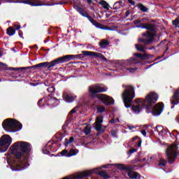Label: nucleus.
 <instances>
[{
  "label": "nucleus",
  "instance_id": "obj_26",
  "mask_svg": "<svg viewBox=\"0 0 179 179\" xmlns=\"http://www.w3.org/2000/svg\"><path fill=\"white\" fill-rule=\"evenodd\" d=\"M70 157H72V156H76L78 153H79V150L78 149H71L69 152Z\"/></svg>",
  "mask_w": 179,
  "mask_h": 179
},
{
  "label": "nucleus",
  "instance_id": "obj_58",
  "mask_svg": "<svg viewBox=\"0 0 179 179\" xmlns=\"http://www.w3.org/2000/svg\"><path fill=\"white\" fill-rule=\"evenodd\" d=\"M141 145H142V141L140 140L137 144V146L138 148H141Z\"/></svg>",
  "mask_w": 179,
  "mask_h": 179
},
{
  "label": "nucleus",
  "instance_id": "obj_64",
  "mask_svg": "<svg viewBox=\"0 0 179 179\" xmlns=\"http://www.w3.org/2000/svg\"><path fill=\"white\" fill-rule=\"evenodd\" d=\"M88 3H92V0H87Z\"/></svg>",
  "mask_w": 179,
  "mask_h": 179
},
{
  "label": "nucleus",
  "instance_id": "obj_56",
  "mask_svg": "<svg viewBox=\"0 0 179 179\" xmlns=\"http://www.w3.org/2000/svg\"><path fill=\"white\" fill-rule=\"evenodd\" d=\"M127 1L129 2V3H130L131 5H135V2L132 0H127Z\"/></svg>",
  "mask_w": 179,
  "mask_h": 179
},
{
  "label": "nucleus",
  "instance_id": "obj_39",
  "mask_svg": "<svg viewBox=\"0 0 179 179\" xmlns=\"http://www.w3.org/2000/svg\"><path fill=\"white\" fill-rule=\"evenodd\" d=\"M166 163H167V161L163 159H160L158 164L159 166L164 167V166H166Z\"/></svg>",
  "mask_w": 179,
  "mask_h": 179
},
{
  "label": "nucleus",
  "instance_id": "obj_14",
  "mask_svg": "<svg viewBox=\"0 0 179 179\" xmlns=\"http://www.w3.org/2000/svg\"><path fill=\"white\" fill-rule=\"evenodd\" d=\"M74 8L76 10H77V12H78V13L81 15V16H83L84 17H87L91 23L94 22V20H93V18H92V17L90 16L86 11H85V9L79 7L78 6H75Z\"/></svg>",
  "mask_w": 179,
  "mask_h": 179
},
{
  "label": "nucleus",
  "instance_id": "obj_10",
  "mask_svg": "<svg viewBox=\"0 0 179 179\" xmlns=\"http://www.w3.org/2000/svg\"><path fill=\"white\" fill-rule=\"evenodd\" d=\"M81 52L82 55H75V58H76L77 57H78L79 58H85V57H94V58H100V59H102V61H105V62H107L108 61L107 58H106L104 55L97 52L83 50Z\"/></svg>",
  "mask_w": 179,
  "mask_h": 179
},
{
  "label": "nucleus",
  "instance_id": "obj_11",
  "mask_svg": "<svg viewBox=\"0 0 179 179\" xmlns=\"http://www.w3.org/2000/svg\"><path fill=\"white\" fill-rule=\"evenodd\" d=\"M108 88L106 86H103L101 84L92 85L89 87V92L91 97H95L96 93H104L107 92Z\"/></svg>",
  "mask_w": 179,
  "mask_h": 179
},
{
  "label": "nucleus",
  "instance_id": "obj_41",
  "mask_svg": "<svg viewBox=\"0 0 179 179\" xmlns=\"http://www.w3.org/2000/svg\"><path fill=\"white\" fill-rule=\"evenodd\" d=\"M43 100H44V101H45L46 99H41L38 101V107H44V106H45V103H43Z\"/></svg>",
  "mask_w": 179,
  "mask_h": 179
},
{
  "label": "nucleus",
  "instance_id": "obj_34",
  "mask_svg": "<svg viewBox=\"0 0 179 179\" xmlns=\"http://www.w3.org/2000/svg\"><path fill=\"white\" fill-rule=\"evenodd\" d=\"M73 141H75L73 137L70 138L69 140H68V138H65V145L68 146L69 145H71V143H72V142H73Z\"/></svg>",
  "mask_w": 179,
  "mask_h": 179
},
{
  "label": "nucleus",
  "instance_id": "obj_30",
  "mask_svg": "<svg viewBox=\"0 0 179 179\" xmlns=\"http://www.w3.org/2000/svg\"><path fill=\"white\" fill-rule=\"evenodd\" d=\"M138 8L141 12L146 13L149 10V8L144 6L143 4H138Z\"/></svg>",
  "mask_w": 179,
  "mask_h": 179
},
{
  "label": "nucleus",
  "instance_id": "obj_38",
  "mask_svg": "<svg viewBox=\"0 0 179 179\" xmlns=\"http://www.w3.org/2000/svg\"><path fill=\"white\" fill-rule=\"evenodd\" d=\"M0 68L1 71H8V66L2 62H0Z\"/></svg>",
  "mask_w": 179,
  "mask_h": 179
},
{
  "label": "nucleus",
  "instance_id": "obj_32",
  "mask_svg": "<svg viewBox=\"0 0 179 179\" xmlns=\"http://www.w3.org/2000/svg\"><path fill=\"white\" fill-rule=\"evenodd\" d=\"M99 176H101V177H103V178H110V176H108L107 173L104 171H99Z\"/></svg>",
  "mask_w": 179,
  "mask_h": 179
},
{
  "label": "nucleus",
  "instance_id": "obj_3",
  "mask_svg": "<svg viewBox=\"0 0 179 179\" xmlns=\"http://www.w3.org/2000/svg\"><path fill=\"white\" fill-rule=\"evenodd\" d=\"M145 29L148 31L143 33L142 36L144 38H138L139 43H143L145 45H149L153 43L155 36H156V26L152 24H145Z\"/></svg>",
  "mask_w": 179,
  "mask_h": 179
},
{
  "label": "nucleus",
  "instance_id": "obj_23",
  "mask_svg": "<svg viewBox=\"0 0 179 179\" xmlns=\"http://www.w3.org/2000/svg\"><path fill=\"white\" fill-rule=\"evenodd\" d=\"M150 160H152V157L146 156L143 158H141L138 162H140V163H145V164H149Z\"/></svg>",
  "mask_w": 179,
  "mask_h": 179
},
{
  "label": "nucleus",
  "instance_id": "obj_18",
  "mask_svg": "<svg viewBox=\"0 0 179 179\" xmlns=\"http://www.w3.org/2000/svg\"><path fill=\"white\" fill-rule=\"evenodd\" d=\"M63 99L66 101V103H73L76 100V96L72 95L71 94H64Z\"/></svg>",
  "mask_w": 179,
  "mask_h": 179
},
{
  "label": "nucleus",
  "instance_id": "obj_63",
  "mask_svg": "<svg viewBox=\"0 0 179 179\" xmlns=\"http://www.w3.org/2000/svg\"><path fill=\"white\" fill-rule=\"evenodd\" d=\"M2 55H3V54L2 52H1V50H0V58H1V57H2Z\"/></svg>",
  "mask_w": 179,
  "mask_h": 179
},
{
  "label": "nucleus",
  "instance_id": "obj_51",
  "mask_svg": "<svg viewBox=\"0 0 179 179\" xmlns=\"http://www.w3.org/2000/svg\"><path fill=\"white\" fill-rule=\"evenodd\" d=\"M111 166H114V164H106L102 167H103L104 169H111Z\"/></svg>",
  "mask_w": 179,
  "mask_h": 179
},
{
  "label": "nucleus",
  "instance_id": "obj_55",
  "mask_svg": "<svg viewBox=\"0 0 179 179\" xmlns=\"http://www.w3.org/2000/svg\"><path fill=\"white\" fill-rule=\"evenodd\" d=\"M14 27L15 29V30H19V29H20V25L15 24Z\"/></svg>",
  "mask_w": 179,
  "mask_h": 179
},
{
  "label": "nucleus",
  "instance_id": "obj_60",
  "mask_svg": "<svg viewBox=\"0 0 179 179\" xmlns=\"http://www.w3.org/2000/svg\"><path fill=\"white\" fill-rule=\"evenodd\" d=\"M110 124H115V119H111L110 121Z\"/></svg>",
  "mask_w": 179,
  "mask_h": 179
},
{
  "label": "nucleus",
  "instance_id": "obj_22",
  "mask_svg": "<svg viewBox=\"0 0 179 179\" xmlns=\"http://www.w3.org/2000/svg\"><path fill=\"white\" fill-rule=\"evenodd\" d=\"M124 5L125 3L122 1H116L113 5V9L117 10V9H121Z\"/></svg>",
  "mask_w": 179,
  "mask_h": 179
},
{
  "label": "nucleus",
  "instance_id": "obj_53",
  "mask_svg": "<svg viewBox=\"0 0 179 179\" xmlns=\"http://www.w3.org/2000/svg\"><path fill=\"white\" fill-rule=\"evenodd\" d=\"M163 134H166V130L162 129V130H161V132L159 133V136H163Z\"/></svg>",
  "mask_w": 179,
  "mask_h": 179
},
{
  "label": "nucleus",
  "instance_id": "obj_16",
  "mask_svg": "<svg viewBox=\"0 0 179 179\" xmlns=\"http://www.w3.org/2000/svg\"><path fill=\"white\" fill-rule=\"evenodd\" d=\"M115 167H117L119 170H125V171H131V170H135V166L131 165V166H127L125 164H114Z\"/></svg>",
  "mask_w": 179,
  "mask_h": 179
},
{
  "label": "nucleus",
  "instance_id": "obj_50",
  "mask_svg": "<svg viewBox=\"0 0 179 179\" xmlns=\"http://www.w3.org/2000/svg\"><path fill=\"white\" fill-rule=\"evenodd\" d=\"M87 50H94H94H96V49L94 48V46H93V45H87Z\"/></svg>",
  "mask_w": 179,
  "mask_h": 179
},
{
  "label": "nucleus",
  "instance_id": "obj_62",
  "mask_svg": "<svg viewBox=\"0 0 179 179\" xmlns=\"http://www.w3.org/2000/svg\"><path fill=\"white\" fill-rule=\"evenodd\" d=\"M115 122H120V119L117 118L116 120H115Z\"/></svg>",
  "mask_w": 179,
  "mask_h": 179
},
{
  "label": "nucleus",
  "instance_id": "obj_13",
  "mask_svg": "<svg viewBox=\"0 0 179 179\" xmlns=\"http://www.w3.org/2000/svg\"><path fill=\"white\" fill-rule=\"evenodd\" d=\"M54 145L55 143L54 141H49L45 146L42 149L43 155H50V152L54 151Z\"/></svg>",
  "mask_w": 179,
  "mask_h": 179
},
{
  "label": "nucleus",
  "instance_id": "obj_40",
  "mask_svg": "<svg viewBox=\"0 0 179 179\" xmlns=\"http://www.w3.org/2000/svg\"><path fill=\"white\" fill-rule=\"evenodd\" d=\"M48 93H55V87L52 85H51L50 87H49L48 89H47Z\"/></svg>",
  "mask_w": 179,
  "mask_h": 179
},
{
  "label": "nucleus",
  "instance_id": "obj_37",
  "mask_svg": "<svg viewBox=\"0 0 179 179\" xmlns=\"http://www.w3.org/2000/svg\"><path fill=\"white\" fill-rule=\"evenodd\" d=\"M99 4H100V5H102V6H103L104 9H108V8H109V6H110L108 5V3H106V1H100V2H99Z\"/></svg>",
  "mask_w": 179,
  "mask_h": 179
},
{
  "label": "nucleus",
  "instance_id": "obj_21",
  "mask_svg": "<svg viewBox=\"0 0 179 179\" xmlns=\"http://www.w3.org/2000/svg\"><path fill=\"white\" fill-rule=\"evenodd\" d=\"M92 24H93V26H95V27H96L97 29H102V30H111V28L106 26L101 27V26L103 25L95 20H94V22H92Z\"/></svg>",
  "mask_w": 179,
  "mask_h": 179
},
{
  "label": "nucleus",
  "instance_id": "obj_2",
  "mask_svg": "<svg viewBox=\"0 0 179 179\" xmlns=\"http://www.w3.org/2000/svg\"><path fill=\"white\" fill-rule=\"evenodd\" d=\"M159 96L157 94L151 92L150 93L145 99H137L134 104L131 106V110L134 114H139L142 111V108H145L148 114H152L153 115H160L163 113L164 108V104L163 103H159L153 106Z\"/></svg>",
  "mask_w": 179,
  "mask_h": 179
},
{
  "label": "nucleus",
  "instance_id": "obj_19",
  "mask_svg": "<svg viewBox=\"0 0 179 179\" xmlns=\"http://www.w3.org/2000/svg\"><path fill=\"white\" fill-rule=\"evenodd\" d=\"M103 122V116H99L96 117V120L95 122V129L96 131H101V128L103 125L101 123Z\"/></svg>",
  "mask_w": 179,
  "mask_h": 179
},
{
  "label": "nucleus",
  "instance_id": "obj_35",
  "mask_svg": "<svg viewBox=\"0 0 179 179\" xmlns=\"http://www.w3.org/2000/svg\"><path fill=\"white\" fill-rule=\"evenodd\" d=\"M172 134L176 136V142L177 143H178L179 145V132L177 131L176 130H175L174 131H173Z\"/></svg>",
  "mask_w": 179,
  "mask_h": 179
},
{
  "label": "nucleus",
  "instance_id": "obj_59",
  "mask_svg": "<svg viewBox=\"0 0 179 179\" xmlns=\"http://www.w3.org/2000/svg\"><path fill=\"white\" fill-rule=\"evenodd\" d=\"M141 134H142V135H143V136H146V131L145 130H142Z\"/></svg>",
  "mask_w": 179,
  "mask_h": 179
},
{
  "label": "nucleus",
  "instance_id": "obj_31",
  "mask_svg": "<svg viewBox=\"0 0 179 179\" xmlns=\"http://www.w3.org/2000/svg\"><path fill=\"white\" fill-rule=\"evenodd\" d=\"M31 6H51V4H43V3H29Z\"/></svg>",
  "mask_w": 179,
  "mask_h": 179
},
{
  "label": "nucleus",
  "instance_id": "obj_6",
  "mask_svg": "<svg viewBox=\"0 0 179 179\" xmlns=\"http://www.w3.org/2000/svg\"><path fill=\"white\" fill-rule=\"evenodd\" d=\"M122 96L126 108H129L131 104H132V101L135 99V89L134 87L131 85L125 86Z\"/></svg>",
  "mask_w": 179,
  "mask_h": 179
},
{
  "label": "nucleus",
  "instance_id": "obj_17",
  "mask_svg": "<svg viewBox=\"0 0 179 179\" xmlns=\"http://www.w3.org/2000/svg\"><path fill=\"white\" fill-rule=\"evenodd\" d=\"M171 104H174L175 106H177V104H179V88L176 90L174 92L172 100H171Z\"/></svg>",
  "mask_w": 179,
  "mask_h": 179
},
{
  "label": "nucleus",
  "instance_id": "obj_54",
  "mask_svg": "<svg viewBox=\"0 0 179 179\" xmlns=\"http://www.w3.org/2000/svg\"><path fill=\"white\" fill-rule=\"evenodd\" d=\"M18 34L21 38H23V32L22 31H19Z\"/></svg>",
  "mask_w": 179,
  "mask_h": 179
},
{
  "label": "nucleus",
  "instance_id": "obj_48",
  "mask_svg": "<svg viewBox=\"0 0 179 179\" xmlns=\"http://www.w3.org/2000/svg\"><path fill=\"white\" fill-rule=\"evenodd\" d=\"M8 69H9L10 71H19V69H26V68L22 67V68H20V69H16V68L10 67Z\"/></svg>",
  "mask_w": 179,
  "mask_h": 179
},
{
  "label": "nucleus",
  "instance_id": "obj_29",
  "mask_svg": "<svg viewBox=\"0 0 179 179\" xmlns=\"http://www.w3.org/2000/svg\"><path fill=\"white\" fill-rule=\"evenodd\" d=\"M61 156L64 157H71V155H69V152H68V150H64L60 152Z\"/></svg>",
  "mask_w": 179,
  "mask_h": 179
},
{
  "label": "nucleus",
  "instance_id": "obj_12",
  "mask_svg": "<svg viewBox=\"0 0 179 179\" xmlns=\"http://www.w3.org/2000/svg\"><path fill=\"white\" fill-rule=\"evenodd\" d=\"M97 99L103 101V103L106 106L110 104H114V100L113 98L104 94H99L96 95Z\"/></svg>",
  "mask_w": 179,
  "mask_h": 179
},
{
  "label": "nucleus",
  "instance_id": "obj_24",
  "mask_svg": "<svg viewBox=\"0 0 179 179\" xmlns=\"http://www.w3.org/2000/svg\"><path fill=\"white\" fill-rule=\"evenodd\" d=\"M135 47L137 51H140L141 52H145V51H146V47L143 45L136 44Z\"/></svg>",
  "mask_w": 179,
  "mask_h": 179
},
{
  "label": "nucleus",
  "instance_id": "obj_47",
  "mask_svg": "<svg viewBox=\"0 0 179 179\" xmlns=\"http://www.w3.org/2000/svg\"><path fill=\"white\" fill-rule=\"evenodd\" d=\"M32 68H43V64L42 63H39L38 64L34 65Z\"/></svg>",
  "mask_w": 179,
  "mask_h": 179
},
{
  "label": "nucleus",
  "instance_id": "obj_28",
  "mask_svg": "<svg viewBox=\"0 0 179 179\" xmlns=\"http://www.w3.org/2000/svg\"><path fill=\"white\" fill-rule=\"evenodd\" d=\"M16 33V30L14 29L12 27H9L8 29H7V34L8 36H14V34Z\"/></svg>",
  "mask_w": 179,
  "mask_h": 179
},
{
  "label": "nucleus",
  "instance_id": "obj_46",
  "mask_svg": "<svg viewBox=\"0 0 179 179\" xmlns=\"http://www.w3.org/2000/svg\"><path fill=\"white\" fill-rule=\"evenodd\" d=\"M111 135H112V136H113V138H117V131L112 130L111 131Z\"/></svg>",
  "mask_w": 179,
  "mask_h": 179
},
{
  "label": "nucleus",
  "instance_id": "obj_15",
  "mask_svg": "<svg viewBox=\"0 0 179 179\" xmlns=\"http://www.w3.org/2000/svg\"><path fill=\"white\" fill-rule=\"evenodd\" d=\"M45 99L46 100H45V103L47 106H53V107L58 106V99H57V98L48 96Z\"/></svg>",
  "mask_w": 179,
  "mask_h": 179
},
{
  "label": "nucleus",
  "instance_id": "obj_4",
  "mask_svg": "<svg viewBox=\"0 0 179 179\" xmlns=\"http://www.w3.org/2000/svg\"><path fill=\"white\" fill-rule=\"evenodd\" d=\"M136 64H139V62H138L136 59L131 57L127 60L117 61L115 64V66L116 68L121 69V71L125 69V71H129L130 73H134V72H136V69H138L137 68L134 67Z\"/></svg>",
  "mask_w": 179,
  "mask_h": 179
},
{
  "label": "nucleus",
  "instance_id": "obj_44",
  "mask_svg": "<svg viewBox=\"0 0 179 179\" xmlns=\"http://www.w3.org/2000/svg\"><path fill=\"white\" fill-rule=\"evenodd\" d=\"M78 108H79V106H76L74 108H73L70 112L71 114H75V113H76V111L78 110Z\"/></svg>",
  "mask_w": 179,
  "mask_h": 179
},
{
  "label": "nucleus",
  "instance_id": "obj_20",
  "mask_svg": "<svg viewBox=\"0 0 179 179\" xmlns=\"http://www.w3.org/2000/svg\"><path fill=\"white\" fill-rule=\"evenodd\" d=\"M127 173L129 178L141 179V174H139L137 172L130 171H127Z\"/></svg>",
  "mask_w": 179,
  "mask_h": 179
},
{
  "label": "nucleus",
  "instance_id": "obj_36",
  "mask_svg": "<svg viewBox=\"0 0 179 179\" xmlns=\"http://www.w3.org/2000/svg\"><path fill=\"white\" fill-rule=\"evenodd\" d=\"M96 110L98 113H104V111H106V108L101 105H99L98 106Z\"/></svg>",
  "mask_w": 179,
  "mask_h": 179
},
{
  "label": "nucleus",
  "instance_id": "obj_57",
  "mask_svg": "<svg viewBox=\"0 0 179 179\" xmlns=\"http://www.w3.org/2000/svg\"><path fill=\"white\" fill-rule=\"evenodd\" d=\"M141 23V20H136L134 21V24H139Z\"/></svg>",
  "mask_w": 179,
  "mask_h": 179
},
{
  "label": "nucleus",
  "instance_id": "obj_8",
  "mask_svg": "<svg viewBox=\"0 0 179 179\" xmlns=\"http://www.w3.org/2000/svg\"><path fill=\"white\" fill-rule=\"evenodd\" d=\"M12 144V137L8 134H4L0 139V152L3 153L9 149V146Z\"/></svg>",
  "mask_w": 179,
  "mask_h": 179
},
{
  "label": "nucleus",
  "instance_id": "obj_27",
  "mask_svg": "<svg viewBox=\"0 0 179 179\" xmlns=\"http://www.w3.org/2000/svg\"><path fill=\"white\" fill-rule=\"evenodd\" d=\"M134 57H137V58H141V59H146L148 58V54L141 55L139 53H134Z\"/></svg>",
  "mask_w": 179,
  "mask_h": 179
},
{
  "label": "nucleus",
  "instance_id": "obj_7",
  "mask_svg": "<svg viewBox=\"0 0 179 179\" xmlns=\"http://www.w3.org/2000/svg\"><path fill=\"white\" fill-rule=\"evenodd\" d=\"M2 127L6 132H17L22 129V124L15 119H7L2 123Z\"/></svg>",
  "mask_w": 179,
  "mask_h": 179
},
{
  "label": "nucleus",
  "instance_id": "obj_43",
  "mask_svg": "<svg viewBox=\"0 0 179 179\" xmlns=\"http://www.w3.org/2000/svg\"><path fill=\"white\" fill-rule=\"evenodd\" d=\"M173 24L175 26V27H179V18H177L176 20L173 21Z\"/></svg>",
  "mask_w": 179,
  "mask_h": 179
},
{
  "label": "nucleus",
  "instance_id": "obj_45",
  "mask_svg": "<svg viewBox=\"0 0 179 179\" xmlns=\"http://www.w3.org/2000/svg\"><path fill=\"white\" fill-rule=\"evenodd\" d=\"M136 152V149L132 148L128 151V155H132V153H135Z\"/></svg>",
  "mask_w": 179,
  "mask_h": 179
},
{
  "label": "nucleus",
  "instance_id": "obj_52",
  "mask_svg": "<svg viewBox=\"0 0 179 179\" xmlns=\"http://www.w3.org/2000/svg\"><path fill=\"white\" fill-rule=\"evenodd\" d=\"M138 138H139L138 136L133 137V138L130 140V142H135V141H136V139H138Z\"/></svg>",
  "mask_w": 179,
  "mask_h": 179
},
{
  "label": "nucleus",
  "instance_id": "obj_5",
  "mask_svg": "<svg viewBox=\"0 0 179 179\" xmlns=\"http://www.w3.org/2000/svg\"><path fill=\"white\" fill-rule=\"evenodd\" d=\"M74 55H67L63 57H58L56 59L52 60L50 62H42V68H48V71H51L55 65H58L59 64H64V62H69V61H71L72 59H75Z\"/></svg>",
  "mask_w": 179,
  "mask_h": 179
},
{
  "label": "nucleus",
  "instance_id": "obj_61",
  "mask_svg": "<svg viewBox=\"0 0 179 179\" xmlns=\"http://www.w3.org/2000/svg\"><path fill=\"white\" fill-rule=\"evenodd\" d=\"M131 13L129 12V10H127L126 11V17H128V16H129V14H130Z\"/></svg>",
  "mask_w": 179,
  "mask_h": 179
},
{
  "label": "nucleus",
  "instance_id": "obj_9",
  "mask_svg": "<svg viewBox=\"0 0 179 179\" xmlns=\"http://www.w3.org/2000/svg\"><path fill=\"white\" fill-rule=\"evenodd\" d=\"M177 150L178 147L176 143L169 145L166 149V154L169 163L174 162V159L177 157Z\"/></svg>",
  "mask_w": 179,
  "mask_h": 179
},
{
  "label": "nucleus",
  "instance_id": "obj_33",
  "mask_svg": "<svg viewBox=\"0 0 179 179\" xmlns=\"http://www.w3.org/2000/svg\"><path fill=\"white\" fill-rule=\"evenodd\" d=\"M91 131H92V129L89 125L86 126L85 128L84 129V133L85 134V135H89V134H90Z\"/></svg>",
  "mask_w": 179,
  "mask_h": 179
},
{
  "label": "nucleus",
  "instance_id": "obj_42",
  "mask_svg": "<svg viewBox=\"0 0 179 179\" xmlns=\"http://www.w3.org/2000/svg\"><path fill=\"white\" fill-rule=\"evenodd\" d=\"M136 27H137V29H145L146 24L140 23L138 25H136Z\"/></svg>",
  "mask_w": 179,
  "mask_h": 179
},
{
  "label": "nucleus",
  "instance_id": "obj_49",
  "mask_svg": "<svg viewBox=\"0 0 179 179\" xmlns=\"http://www.w3.org/2000/svg\"><path fill=\"white\" fill-rule=\"evenodd\" d=\"M138 126H128V128L129 131H132V129H136V128H138Z\"/></svg>",
  "mask_w": 179,
  "mask_h": 179
},
{
  "label": "nucleus",
  "instance_id": "obj_1",
  "mask_svg": "<svg viewBox=\"0 0 179 179\" xmlns=\"http://www.w3.org/2000/svg\"><path fill=\"white\" fill-rule=\"evenodd\" d=\"M11 152L6 154L7 163L12 171H22L30 166L31 145L24 141H18L12 145Z\"/></svg>",
  "mask_w": 179,
  "mask_h": 179
},
{
  "label": "nucleus",
  "instance_id": "obj_25",
  "mask_svg": "<svg viewBox=\"0 0 179 179\" xmlns=\"http://www.w3.org/2000/svg\"><path fill=\"white\" fill-rule=\"evenodd\" d=\"M108 44H110V43L108 42V40L102 39L101 41V42L99 43V46L101 48H106V47H107V45H108Z\"/></svg>",
  "mask_w": 179,
  "mask_h": 179
}]
</instances>
